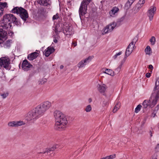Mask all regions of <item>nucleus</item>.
Instances as JSON below:
<instances>
[{
	"instance_id": "nucleus-1",
	"label": "nucleus",
	"mask_w": 159,
	"mask_h": 159,
	"mask_svg": "<svg viewBox=\"0 0 159 159\" xmlns=\"http://www.w3.org/2000/svg\"><path fill=\"white\" fill-rule=\"evenodd\" d=\"M51 106V103L49 101L43 102L28 113L26 119L28 121L36 120L43 116Z\"/></svg>"
},
{
	"instance_id": "nucleus-2",
	"label": "nucleus",
	"mask_w": 159,
	"mask_h": 159,
	"mask_svg": "<svg viewBox=\"0 0 159 159\" xmlns=\"http://www.w3.org/2000/svg\"><path fill=\"white\" fill-rule=\"evenodd\" d=\"M159 99V77L157 80L153 93L149 100L150 107L152 108L157 104Z\"/></svg>"
},
{
	"instance_id": "nucleus-3",
	"label": "nucleus",
	"mask_w": 159,
	"mask_h": 159,
	"mask_svg": "<svg viewBox=\"0 0 159 159\" xmlns=\"http://www.w3.org/2000/svg\"><path fill=\"white\" fill-rule=\"evenodd\" d=\"M12 12L20 14V16L24 21H26L28 17V14L27 11L21 7H16L11 11Z\"/></svg>"
},
{
	"instance_id": "nucleus-4",
	"label": "nucleus",
	"mask_w": 159,
	"mask_h": 159,
	"mask_svg": "<svg viewBox=\"0 0 159 159\" xmlns=\"http://www.w3.org/2000/svg\"><path fill=\"white\" fill-rule=\"evenodd\" d=\"M68 121L65 116L60 119L59 121L57 120L56 121L55 129L58 130H62L66 127Z\"/></svg>"
},
{
	"instance_id": "nucleus-5",
	"label": "nucleus",
	"mask_w": 159,
	"mask_h": 159,
	"mask_svg": "<svg viewBox=\"0 0 159 159\" xmlns=\"http://www.w3.org/2000/svg\"><path fill=\"white\" fill-rule=\"evenodd\" d=\"M91 0H83L81 2L79 11L80 18L81 16H83L87 13V6L90 2Z\"/></svg>"
},
{
	"instance_id": "nucleus-6",
	"label": "nucleus",
	"mask_w": 159,
	"mask_h": 159,
	"mask_svg": "<svg viewBox=\"0 0 159 159\" xmlns=\"http://www.w3.org/2000/svg\"><path fill=\"white\" fill-rule=\"evenodd\" d=\"M3 20L11 24V23L16 24L17 22V18L14 15L11 14H7L3 16Z\"/></svg>"
},
{
	"instance_id": "nucleus-7",
	"label": "nucleus",
	"mask_w": 159,
	"mask_h": 159,
	"mask_svg": "<svg viewBox=\"0 0 159 159\" xmlns=\"http://www.w3.org/2000/svg\"><path fill=\"white\" fill-rule=\"evenodd\" d=\"M10 63V59L8 57H5L0 58V66L1 67L8 69Z\"/></svg>"
},
{
	"instance_id": "nucleus-8",
	"label": "nucleus",
	"mask_w": 159,
	"mask_h": 159,
	"mask_svg": "<svg viewBox=\"0 0 159 159\" xmlns=\"http://www.w3.org/2000/svg\"><path fill=\"white\" fill-rule=\"evenodd\" d=\"M93 57L89 56L85 59L82 60L77 64V66L79 68L85 67L86 65L88 64L93 59Z\"/></svg>"
},
{
	"instance_id": "nucleus-9",
	"label": "nucleus",
	"mask_w": 159,
	"mask_h": 159,
	"mask_svg": "<svg viewBox=\"0 0 159 159\" xmlns=\"http://www.w3.org/2000/svg\"><path fill=\"white\" fill-rule=\"evenodd\" d=\"M124 19V17L121 18L120 20L117 21L116 23L113 22L112 23L110 24L108 26H107L108 29L109 30V32H111L116 27H118L120 25V22L122 21Z\"/></svg>"
},
{
	"instance_id": "nucleus-10",
	"label": "nucleus",
	"mask_w": 159,
	"mask_h": 159,
	"mask_svg": "<svg viewBox=\"0 0 159 159\" xmlns=\"http://www.w3.org/2000/svg\"><path fill=\"white\" fill-rule=\"evenodd\" d=\"M156 11L155 7L151 6L148 11L147 15L149 18V20L152 21L153 18V16Z\"/></svg>"
},
{
	"instance_id": "nucleus-11",
	"label": "nucleus",
	"mask_w": 159,
	"mask_h": 159,
	"mask_svg": "<svg viewBox=\"0 0 159 159\" xmlns=\"http://www.w3.org/2000/svg\"><path fill=\"white\" fill-rule=\"evenodd\" d=\"M72 27L67 25L64 27L63 29V33L67 37H69L73 33Z\"/></svg>"
},
{
	"instance_id": "nucleus-12",
	"label": "nucleus",
	"mask_w": 159,
	"mask_h": 159,
	"mask_svg": "<svg viewBox=\"0 0 159 159\" xmlns=\"http://www.w3.org/2000/svg\"><path fill=\"white\" fill-rule=\"evenodd\" d=\"M24 124L25 123L23 121H15L9 122L7 125L9 127H16Z\"/></svg>"
},
{
	"instance_id": "nucleus-13",
	"label": "nucleus",
	"mask_w": 159,
	"mask_h": 159,
	"mask_svg": "<svg viewBox=\"0 0 159 159\" xmlns=\"http://www.w3.org/2000/svg\"><path fill=\"white\" fill-rule=\"evenodd\" d=\"M7 38V32L3 30L0 29V44L3 43Z\"/></svg>"
},
{
	"instance_id": "nucleus-14",
	"label": "nucleus",
	"mask_w": 159,
	"mask_h": 159,
	"mask_svg": "<svg viewBox=\"0 0 159 159\" xmlns=\"http://www.w3.org/2000/svg\"><path fill=\"white\" fill-rule=\"evenodd\" d=\"M32 66L26 60H25L23 61L22 68L24 71H28Z\"/></svg>"
},
{
	"instance_id": "nucleus-15",
	"label": "nucleus",
	"mask_w": 159,
	"mask_h": 159,
	"mask_svg": "<svg viewBox=\"0 0 159 159\" xmlns=\"http://www.w3.org/2000/svg\"><path fill=\"white\" fill-rule=\"evenodd\" d=\"M54 116L55 121H59L60 119L61 118L65 115L63 113L59 111H56L54 112Z\"/></svg>"
},
{
	"instance_id": "nucleus-16",
	"label": "nucleus",
	"mask_w": 159,
	"mask_h": 159,
	"mask_svg": "<svg viewBox=\"0 0 159 159\" xmlns=\"http://www.w3.org/2000/svg\"><path fill=\"white\" fill-rule=\"evenodd\" d=\"M119 8L116 7H113L109 12V14L112 17H115L118 14V12L119 11Z\"/></svg>"
},
{
	"instance_id": "nucleus-17",
	"label": "nucleus",
	"mask_w": 159,
	"mask_h": 159,
	"mask_svg": "<svg viewBox=\"0 0 159 159\" xmlns=\"http://www.w3.org/2000/svg\"><path fill=\"white\" fill-rule=\"evenodd\" d=\"M2 22L0 25V29L2 30H8L10 29L11 26V25L10 23H8L7 22L4 21Z\"/></svg>"
},
{
	"instance_id": "nucleus-18",
	"label": "nucleus",
	"mask_w": 159,
	"mask_h": 159,
	"mask_svg": "<svg viewBox=\"0 0 159 159\" xmlns=\"http://www.w3.org/2000/svg\"><path fill=\"white\" fill-rule=\"evenodd\" d=\"M137 41V38H134L132 40L131 42L130 43V54L133 52V50L135 48V44Z\"/></svg>"
},
{
	"instance_id": "nucleus-19",
	"label": "nucleus",
	"mask_w": 159,
	"mask_h": 159,
	"mask_svg": "<svg viewBox=\"0 0 159 159\" xmlns=\"http://www.w3.org/2000/svg\"><path fill=\"white\" fill-rule=\"evenodd\" d=\"M54 51V49L51 47H48L44 51V54L46 57H48Z\"/></svg>"
},
{
	"instance_id": "nucleus-20",
	"label": "nucleus",
	"mask_w": 159,
	"mask_h": 159,
	"mask_svg": "<svg viewBox=\"0 0 159 159\" xmlns=\"http://www.w3.org/2000/svg\"><path fill=\"white\" fill-rule=\"evenodd\" d=\"M12 43V40L10 39L7 40L5 42L3 41V42L1 44V46L6 48H9L10 47Z\"/></svg>"
},
{
	"instance_id": "nucleus-21",
	"label": "nucleus",
	"mask_w": 159,
	"mask_h": 159,
	"mask_svg": "<svg viewBox=\"0 0 159 159\" xmlns=\"http://www.w3.org/2000/svg\"><path fill=\"white\" fill-rule=\"evenodd\" d=\"M38 2L41 5L45 6L50 5L51 3L50 0H38Z\"/></svg>"
},
{
	"instance_id": "nucleus-22",
	"label": "nucleus",
	"mask_w": 159,
	"mask_h": 159,
	"mask_svg": "<svg viewBox=\"0 0 159 159\" xmlns=\"http://www.w3.org/2000/svg\"><path fill=\"white\" fill-rule=\"evenodd\" d=\"M97 87L98 90L101 93H103L107 88L105 84L102 85L98 84Z\"/></svg>"
},
{
	"instance_id": "nucleus-23",
	"label": "nucleus",
	"mask_w": 159,
	"mask_h": 159,
	"mask_svg": "<svg viewBox=\"0 0 159 159\" xmlns=\"http://www.w3.org/2000/svg\"><path fill=\"white\" fill-rule=\"evenodd\" d=\"M39 54V53L37 52H33L28 55V58L30 60H33L38 56Z\"/></svg>"
},
{
	"instance_id": "nucleus-24",
	"label": "nucleus",
	"mask_w": 159,
	"mask_h": 159,
	"mask_svg": "<svg viewBox=\"0 0 159 159\" xmlns=\"http://www.w3.org/2000/svg\"><path fill=\"white\" fill-rule=\"evenodd\" d=\"M58 147V145H55V146H53L52 147L50 148L47 149L46 151L42 152V153H47V154H48V153H50L51 151H53L55 150L56 148H57Z\"/></svg>"
},
{
	"instance_id": "nucleus-25",
	"label": "nucleus",
	"mask_w": 159,
	"mask_h": 159,
	"mask_svg": "<svg viewBox=\"0 0 159 159\" xmlns=\"http://www.w3.org/2000/svg\"><path fill=\"white\" fill-rule=\"evenodd\" d=\"M103 73L112 76L114 75V72L111 70L109 69H106L105 71L103 72Z\"/></svg>"
},
{
	"instance_id": "nucleus-26",
	"label": "nucleus",
	"mask_w": 159,
	"mask_h": 159,
	"mask_svg": "<svg viewBox=\"0 0 159 159\" xmlns=\"http://www.w3.org/2000/svg\"><path fill=\"white\" fill-rule=\"evenodd\" d=\"M145 52L146 54L149 55H150L152 53V51H151V49L150 48V47L149 46H147L146 48H145Z\"/></svg>"
},
{
	"instance_id": "nucleus-27",
	"label": "nucleus",
	"mask_w": 159,
	"mask_h": 159,
	"mask_svg": "<svg viewBox=\"0 0 159 159\" xmlns=\"http://www.w3.org/2000/svg\"><path fill=\"white\" fill-rule=\"evenodd\" d=\"M150 102L148 100H145L143 103V105L144 108H146L147 107L149 106L150 107Z\"/></svg>"
},
{
	"instance_id": "nucleus-28",
	"label": "nucleus",
	"mask_w": 159,
	"mask_h": 159,
	"mask_svg": "<svg viewBox=\"0 0 159 159\" xmlns=\"http://www.w3.org/2000/svg\"><path fill=\"white\" fill-rule=\"evenodd\" d=\"M7 2H0V9L3 11L4 8L7 7Z\"/></svg>"
},
{
	"instance_id": "nucleus-29",
	"label": "nucleus",
	"mask_w": 159,
	"mask_h": 159,
	"mask_svg": "<svg viewBox=\"0 0 159 159\" xmlns=\"http://www.w3.org/2000/svg\"><path fill=\"white\" fill-rule=\"evenodd\" d=\"M120 103L119 102L117 103L115 107L114 108L113 110V113L116 112L120 108Z\"/></svg>"
},
{
	"instance_id": "nucleus-30",
	"label": "nucleus",
	"mask_w": 159,
	"mask_h": 159,
	"mask_svg": "<svg viewBox=\"0 0 159 159\" xmlns=\"http://www.w3.org/2000/svg\"><path fill=\"white\" fill-rule=\"evenodd\" d=\"M92 109V108L90 105H88L85 109V111L87 112H90Z\"/></svg>"
},
{
	"instance_id": "nucleus-31",
	"label": "nucleus",
	"mask_w": 159,
	"mask_h": 159,
	"mask_svg": "<svg viewBox=\"0 0 159 159\" xmlns=\"http://www.w3.org/2000/svg\"><path fill=\"white\" fill-rule=\"evenodd\" d=\"M140 8H139V7H134L132 10V13H133V14H135L137 13L138 11Z\"/></svg>"
},
{
	"instance_id": "nucleus-32",
	"label": "nucleus",
	"mask_w": 159,
	"mask_h": 159,
	"mask_svg": "<svg viewBox=\"0 0 159 159\" xmlns=\"http://www.w3.org/2000/svg\"><path fill=\"white\" fill-rule=\"evenodd\" d=\"M150 42L152 45H153L155 44L156 42V39L154 36L152 37L150 39Z\"/></svg>"
},
{
	"instance_id": "nucleus-33",
	"label": "nucleus",
	"mask_w": 159,
	"mask_h": 159,
	"mask_svg": "<svg viewBox=\"0 0 159 159\" xmlns=\"http://www.w3.org/2000/svg\"><path fill=\"white\" fill-rule=\"evenodd\" d=\"M116 157V154H114L110 155L109 156H107L105 157H104V159H113Z\"/></svg>"
},
{
	"instance_id": "nucleus-34",
	"label": "nucleus",
	"mask_w": 159,
	"mask_h": 159,
	"mask_svg": "<svg viewBox=\"0 0 159 159\" xmlns=\"http://www.w3.org/2000/svg\"><path fill=\"white\" fill-rule=\"evenodd\" d=\"M142 106L140 104L138 105L135 109V112L138 113L141 110Z\"/></svg>"
},
{
	"instance_id": "nucleus-35",
	"label": "nucleus",
	"mask_w": 159,
	"mask_h": 159,
	"mask_svg": "<svg viewBox=\"0 0 159 159\" xmlns=\"http://www.w3.org/2000/svg\"><path fill=\"white\" fill-rule=\"evenodd\" d=\"M122 54L121 52H120L118 53H116L112 57V58L114 60H116L117 57L118 56H120Z\"/></svg>"
},
{
	"instance_id": "nucleus-36",
	"label": "nucleus",
	"mask_w": 159,
	"mask_h": 159,
	"mask_svg": "<svg viewBox=\"0 0 159 159\" xmlns=\"http://www.w3.org/2000/svg\"><path fill=\"white\" fill-rule=\"evenodd\" d=\"M145 2V0H140L139 2V4L140 5L139 6V8H141L142 6L144 4Z\"/></svg>"
},
{
	"instance_id": "nucleus-37",
	"label": "nucleus",
	"mask_w": 159,
	"mask_h": 159,
	"mask_svg": "<svg viewBox=\"0 0 159 159\" xmlns=\"http://www.w3.org/2000/svg\"><path fill=\"white\" fill-rule=\"evenodd\" d=\"M125 56L126 57H128L129 56V45L126 48L125 52Z\"/></svg>"
},
{
	"instance_id": "nucleus-38",
	"label": "nucleus",
	"mask_w": 159,
	"mask_h": 159,
	"mask_svg": "<svg viewBox=\"0 0 159 159\" xmlns=\"http://www.w3.org/2000/svg\"><path fill=\"white\" fill-rule=\"evenodd\" d=\"M47 81V80L45 78H42L39 81V84H43Z\"/></svg>"
},
{
	"instance_id": "nucleus-39",
	"label": "nucleus",
	"mask_w": 159,
	"mask_h": 159,
	"mask_svg": "<svg viewBox=\"0 0 159 159\" xmlns=\"http://www.w3.org/2000/svg\"><path fill=\"white\" fill-rule=\"evenodd\" d=\"M59 18L58 14L57 13L56 15L53 16L52 17L53 20H57Z\"/></svg>"
},
{
	"instance_id": "nucleus-40",
	"label": "nucleus",
	"mask_w": 159,
	"mask_h": 159,
	"mask_svg": "<svg viewBox=\"0 0 159 159\" xmlns=\"http://www.w3.org/2000/svg\"><path fill=\"white\" fill-rule=\"evenodd\" d=\"M8 95V93H7L2 94L1 95V96L3 98H6Z\"/></svg>"
},
{
	"instance_id": "nucleus-41",
	"label": "nucleus",
	"mask_w": 159,
	"mask_h": 159,
	"mask_svg": "<svg viewBox=\"0 0 159 159\" xmlns=\"http://www.w3.org/2000/svg\"><path fill=\"white\" fill-rule=\"evenodd\" d=\"M129 4V1L128 0V1L126 3V4L125 5V8L127 10L129 9L128 5Z\"/></svg>"
},
{
	"instance_id": "nucleus-42",
	"label": "nucleus",
	"mask_w": 159,
	"mask_h": 159,
	"mask_svg": "<svg viewBox=\"0 0 159 159\" xmlns=\"http://www.w3.org/2000/svg\"><path fill=\"white\" fill-rule=\"evenodd\" d=\"M148 68L150 69L151 70L150 71V72H152V70L153 69V66L152 65H149L148 66Z\"/></svg>"
},
{
	"instance_id": "nucleus-43",
	"label": "nucleus",
	"mask_w": 159,
	"mask_h": 159,
	"mask_svg": "<svg viewBox=\"0 0 159 159\" xmlns=\"http://www.w3.org/2000/svg\"><path fill=\"white\" fill-rule=\"evenodd\" d=\"M104 32L105 33V34H106L108 32H110L109 30L108 29V28H107V26H106L104 30Z\"/></svg>"
},
{
	"instance_id": "nucleus-44",
	"label": "nucleus",
	"mask_w": 159,
	"mask_h": 159,
	"mask_svg": "<svg viewBox=\"0 0 159 159\" xmlns=\"http://www.w3.org/2000/svg\"><path fill=\"white\" fill-rule=\"evenodd\" d=\"M159 109V105H157V106L155 108L154 111V113L155 112H157V111Z\"/></svg>"
},
{
	"instance_id": "nucleus-45",
	"label": "nucleus",
	"mask_w": 159,
	"mask_h": 159,
	"mask_svg": "<svg viewBox=\"0 0 159 159\" xmlns=\"http://www.w3.org/2000/svg\"><path fill=\"white\" fill-rule=\"evenodd\" d=\"M152 72H150L149 73H147L146 74V76L147 78H149L150 77L151 74Z\"/></svg>"
},
{
	"instance_id": "nucleus-46",
	"label": "nucleus",
	"mask_w": 159,
	"mask_h": 159,
	"mask_svg": "<svg viewBox=\"0 0 159 159\" xmlns=\"http://www.w3.org/2000/svg\"><path fill=\"white\" fill-rule=\"evenodd\" d=\"M152 159H157V155L156 154H154L153 155Z\"/></svg>"
},
{
	"instance_id": "nucleus-47",
	"label": "nucleus",
	"mask_w": 159,
	"mask_h": 159,
	"mask_svg": "<svg viewBox=\"0 0 159 159\" xmlns=\"http://www.w3.org/2000/svg\"><path fill=\"white\" fill-rule=\"evenodd\" d=\"M122 66V64H121L116 69V70L118 71H119L120 70L121 67Z\"/></svg>"
},
{
	"instance_id": "nucleus-48",
	"label": "nucleus",
	"mask_w": 159,
	"mask_h": 159,
	"mask_svg": "<svg viewBox=\"0 0 159 159\" xmlns=\"http://www.w3.org/2000/svg\"><path fill=\"white\" fill-rule=\"evenodd\" d=\"M108 104V102H106H106L104 101L103 102L104 106H106Z\"/></svg>"
},
{
	"instance_id": "nucleus-49",
	"label": "nucleus",
	"mask_w": 159,
	"mask_h": 159,
	"mask_svg": "<svg viewBox=\"0 0 159 159\" xmlns=\"http://www.w3.org/2000/svg\"><path fill=\"white\" fill-rule=\"evenodd\" d=\"M156 112H155L154 113V111H153V113H152V117H154L156 115Z\"/></svg>"
},
{
	"instance_id": "nucleus-50",
	"label": "nucleus",
	"mask_w": 159,
	"mask_h": 159,
	"mask_svg": "<svg viewBox=\"0 0 159 159\" xmlns=\"http://www.w3.org/2000/svg\"><path fill=\"white\" fill-rule=\"evenodd\" d=\"M3 14V11L0 9V17Z\"/></svg>"
},
{
	"instance_id": "nucleus-51",
	"label": "nucleus",
	"mask_w": 159,
	"mask_h": 159,
	"mask_svg": "<svg viewBox=\"0 0 159 159\" xmlns=\"http://www.w3.org/2000/svg\"><path fill=\"white\" fill-rule=\"evenodd\" d=\"M135 0H130V3L132 4Z\"/></svg>"
},
{
	"instance_id": "nucleus-52",
	"label": "nucleus",
	"mask_w": 159,
	"mask_h": 159,
	"mask_svg": "<svg viewBox=\"0 0 159 159\" xmlns=\"http://www.w3.org/2000/svg\"><path fill=\"white\" fill-rule=\"evenodd\" d=\"M92 101V100L91 98H89L88 99V102L89 103L91 102Z\"/></svg>"
},
{
	"instance_id": "nucleus-53",
	"label": "nucleus",
	"mask_w": 159,
	"mask_h": 159,
	"mask_svg": "<svg viewBox=\"0 0 159 159\" xmlns=\"http://www.w3.org/2000/svg\"><path fill=\"white\" fill-rule=\"evenodd\" d=\"M53 41L55 43H56L57 42V40L56 38H55L54 39Z\"/></svg>"
},
{
	"instance_id": "nucleus-54",
	"label": "nucleus",
	"mask_w": 159,
	"mask_h": 159,
	"mask_svg": "<svg viewBox=\"0 0 159 159\" xmlns=\"http://www.w3.org/2000/svg\"><path fill=\"white\" fill-rule=\"evenodd\" d=\"M72 45H74V46H76L77 45L76 43H75L74 42H72Z\"/></svg>"
},
{
	"instance_id": "nucleus-55",
	"label": "nucleus",
	"mask_w": 159,
	"mask_h": 159,
	"mask_svg": "<svg viewBox=\"0 0 159 159\" xmlns=\"http://www.w3.org/2000/svg\"><path fill=\"white\" fill-rule=\"evenodd\" d=\"M63 67H64V66L62 65H61L60 66V68L61 69H62L63 68Z\"/></svg>"
},
{
	"instance_id": "nucleus-56",
	"label": "nucleus",
	"mask_w": 159,
	"mask_h": 159,
	"mask_svg": "<svg viewBox=\"0 0 159 159\" xmlns=\"http://www.w3.org/2000/svg\"><path fill=\"white\" fill-rule=\"evenodd\" d=\"M150 135L151 137L152 136V133L151 131H150Z\"/></svg>"
},
{
	"instance_id": "nucleus-57",
	"label": "nucleus",
	"mask_w": 159,
	"mask_h": 159,
	"mask_svg": "<svg viewBox=\"0 0 159 159\" xmlns=\"http://www.w3.org/2000/svg\"><path fill=\"white\" fill-rule=\"evenodd\" d=\"M157 148H158L159 149V144H158L157 146Z\"/></svg>"
},
{
	"instance_id": "nucleus-58",
	"label": "nucleus",
	"mask_w": 159,
	"mask_h": 159,
	"mask_svg": "<svg viewBox=\"0 0 159 159\" xmlns=\"http://www.w3.org/2000/svg\"><path fill=\"white\" fill-rule=\"evenodd\" d=\"M1 0H0V1H1Z\"/></svg>"
}]
</instances>
